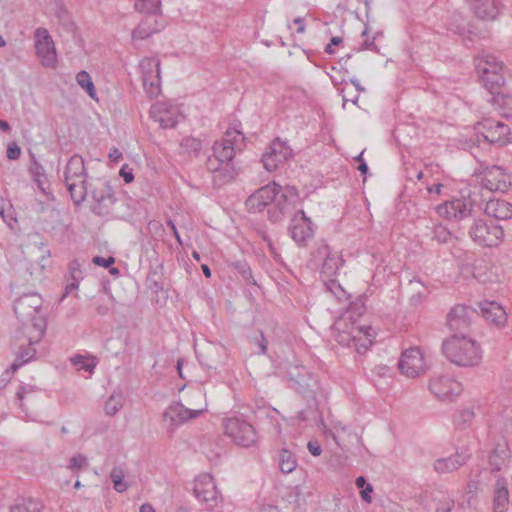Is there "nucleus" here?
<instances>
[{
    "label": "nucleus",
    "instance_id": "nucleus-40",
    "mask_svg": "<svg viewBox=\"0 0 512 512\" xmlns=\"http://www.w3.org/2000/svg\"><path fill=\"white\" fill-rule=\"evenodd\" d=\"M287 499L289 503L293 504L294 508L298 510L297 512H304L306 500L302 490L298 486L291 488V490L288 493Z\"/></svg>",
    "mask_w": 512,
    "mask_h": 512
},
{
    "label": "nucleus",
    "instance_id": "nucleus-1",
    "mask_svg": "<svg viewBox=\"0 0 512 512\" xmlns=\"http://www.w3.org/2000/svg\"><path fill=\"white\" fill-rule=\"evenodd\" d=\"M245 146L243 133L236 128H228L221 141L213 145V156L209 157L206 163L207 169L212 173L215 186L232 181L237 170L233 159L237 151H242Z\"/></svg>",
    "mask_w": 512,
    "mask_h": 512
},
{
    "label": "nucleus",
    "instance_id": "nucleus-39",
    "mask_svg": "<svg viewBox=\"0 0 512 512\" xmlns=\"http://www.w3.org/2000/svg\"><path fill=\"white\" fill-rule=\"evenodd\" d=\"M297 462L295 456L288 450L283 449L279 454V468L282 473L288 474L295 470Z\"/></svg>",
    "mask_w": 512,
    "mask_h": 512
},
{
    "label": "nucleus",
    "instance_id": "nucleus-49",
    "mask_svg": "<svg viewBox=\"0 0 512 512\" xmlns=\"http://www.w3.org/2000/svg\"><path fill=\"white\" fill-rule=\"evenodd\" d=\"M86 467H88V461L84 455L78 454L71 458L69 469H71L73 472H78L79 470Z\"/></svg>",
    "mask_w": 512,
    "mask_h": 512
},
{
    "label": "nucleus",
    "instance_id": "nucleus-16",
    "mask_svg": "<svg viewBox=\"0 0 512 512\" xmlns=\"http://www.w3.org/2000/svg\"><path fill=\"white\" fill-rule=\"evenodd\" d=\"M142 73V83L149 97L160 93V61L156 58H144L139 64Z\"/></svg>",
    "mask_w": 512,
    "mask_h": 512
},
{
    "label": "nucleus",
    "instance_id": "nucleus-12",
    "mask_svg": "<svg viewBox=\"0 0 512 512\" xmlns=\"http://www.w3.org/2000/svg\"><path fill=\"white\" fill-rule=\"evenodd\" d=\"M225 434L237 445L249 447L256 443L257 435L254 427L247 421L234 417L224 421Z\"/></svg>",
    "mask_w": 512,
    "mask_h": 512
},
{
    "label": "nucleus",
    "instance_id": "nucleus-29",
    "mask_svg": "<svg viewBox=\"0 0 512 512\" xmlns=\"http://www.w3.org/2000/svg\"><path fill=\"white\" fill-rule=\"evenodd\" d=\"M511 457V451L506 442L498 443L488 456L491 473L501 471L507 466Z\"/></svg>",
    "mask_w": 512,
    "mask_h": 512
},
{
    "label": "nucleus",
    "instance_id": "nucleus-38",
    "mask_svg": "<svg viewBox=\"0 0 512 512\" xmlns=\"http://www.w3.org/2000/svg\"><path fill=\"white\" fill-rule=\"evenodd\" d=\"M231 266L241 275L242 279L248 285H257L256 280L253 277V273L250 265L245 260L234 261Z\"/></svg>",
    "mask_w": 512,
    "mask_h": 512
},
{
    "label": "nucleus",
    "instance_id": "nucleus-64",
    "mask_svg": "<svg viewBox=\"0 0 512 512\" xmlns=\"http://www.w3.org/2000/svg\"><path fill=\"white\" fill-rule=\"evenodd\" d=\"M453 505H454L453 501H448L445 504H443L441 507L437 508L436 512H451Z\"/></svg>",
    "mask_w": 512,
    "mask_h": 512
},
{
    "label": "nucleus",
    "instance_id": "nucleus-60",
    "mask_svg": "<svg viewBox=\"0 0 512 512\" xmlns=\"http://www.w3.org/2000/svg\"><path fill=\"white\" fill-rule=\"evenodd\" d=\"M307 448L313 456H319L322 452L321 446L317 441H309Z\"/></svg>",
    "mask_w": 512,
    "mask_h": 512
},
{
    "label": "nucleus",
    "instance_id": "nucleus-23",
    "mask_svg": "<svg viewBox=\"0 0 512 512\" xmlns=\"http://www.w3.org/2000/svg\"><path fill=\"white\" fill-rule=\"evenodd\" d=\"M400 371L408 377H416L425 371L423 355L418 347L405 350L398 363Z\"/></svg>",
    "mask_w": 512,
    "mask_h": 512
},
{
    "label": "nucleus",
    "instance_id": "nucleus-15",
    "mask_svg": "<svg viewBox=\"0 0 512 512\" xmlns=\"http://www.w3.org/2000/svg\"><path fill=\"white\" fill-rule=\"evenodd\" d=\"M36 55L41 64L46 68H54L57 62V54L54 42L45 28H37L35 31Z\"/></svg>",
    "mask_w": 512,
    "mask_h": 512
},
{
    "label": "nucleus",
    "instance_id": "nucleus-31",
    "mask_svg": "<svg viewBox=\"0 0 512 512\" xmlns=\"http://www.w3.org/2000/svg\"><path fill=\"white\" fill-rule=\"evenodd\" d=\"M481 316L487 321L502 326L506 323L507 314L503 307L495 301H484L480 303Z\"/></svg>",
    "mask_w": 512,
    "mask_h": 512
},
{
    "label": "nucleus",
    "instance_id": "nucleus-45",
    "mask_svg": "<svg viewBox=\"0 0 512 512\" xmlns=\"http://www.w3.org/2000/svg\"><path fill=\"white\" fill-rule=\"evenodd\" d=\"M352 325H358L351 315H342L335 323V332H349Z\"/></svg>",
    "mask_w": 512,
    "mask_h": 512
},
{
    "label": "nucleus",
    "instance_id": "nucleus-36",
    "mask_svg": "<svg viewBox=\"0 0 512 512\" xmlns=\"http://www.w3.org/2000/svg\"><path fill=\"white\" fill-rule=\"evenodd\" d=\"M124 404V396L121 392L114 391L106 400L104 410L106 415L114 416Z\"/></svg>",
    "mask_w": 512,
    "mask_h": 512
},
{
    "label": "nucleus",
    "instance_id": "nucleus-8",
    "mask_svg": "<svg viewBox=\"0 0 512 512\" xmlns=\"http://www.w3.org/2000/svg\"><path fill=\"white\" fill-rule=\"evenodd\" d=\"M484 87L492 94L504 84V67L494 56L487 55L476 66Z\"/></svg>",
    "mask_w": 512,
    "mask_h": 512
},
{
    "label": "nucleus",
    "instance_id": "nucleus-61",
    "mask_svg": "<svg viewBox=\"0 0 512 512\" xmlns=\"http://www.w3.org/2000/svg\"><path fill=\"white\" fill-rule=\"evenodd\" d=\"M363 153L362 151L357 157H355V160L359 162L358 170L361 172V174L366 175L368 172V165L363 159Z\"/></svg>",
    "mask_w": 512,
    "mask_h": 512
},
{
    "label": "nucleus",
    "instance_id": "nucleus-25",
    "mask_svg": "<svg viewBox=\"0 0 512 512\" xmlns=\"http://www.w3.org/2000/svg\"><path fill=\"white\" fill-rule=\"evenodd\" d=\"M277 184H268L259 188L256 192L250 195L245 204L250 213L262 212L267 206L272 205L275 200Z\"/></svg>",
    "mask_w": 512,
    "mask_h": 512
},
{
    "label": "nucleus",
    "instance_id": "nucleus-4",
    "mask_svg": "<svg viewBox=\"0 0 512 512\" xmlns=\"http://www.w3.org/2000/svg\"><path fill=\"white\" fill-rule=\"evenodd\" d=\"M290 379L294 382L295 390L307 399V408L297 414L299 421L316 420L318 417V403L316 401V391L319 388L317 378H315L304 366H295L288 372Z\"/></svg>",
    "mask_w": 512,
    "mask_h": 512
},
{
    "label": "nucleus",
    "instance_id": "nucleus-33",
    "mask_svg": "<svg viewBox=\"0 0 512 512\" xmlns=\"http://www.w3.org/2000/svg\"><path fill=\"white\" fill-rule=\"evenodd\" d=\"M44 504L39 499L22 498L10 508V512H42Z\"/></svg>",
    "mask_w": 512,
    "mask_h": 512
},
{
    "label": "nucleus",
    "instance_id": "nucleus-7",
    "mask_svg": "<svg viewBox=\"0 0 512 512\" xmlns=\"http://www.w3.org/2000/svg\"><path fill=\"white\" fill-rule=\"evenodd\" d=\"M477 136H481L489 144L505 146L512 142V132L503 122L487 118L475 125Z\"/></svg>",
    "mask_w": 512,
    "mask_h": 512
},
{
    "label": "nucleus",
    "instance_id": "nucleus-19",
    "mask_svg": "<svg viewBox=\"0 0 512 512\" xmlns=\"http://www.w3.org/2000/svg\"><path fill=\"white\" fill-rule=\"evenodd\" d=\"M150 115L161 127L167 129L175 127L178 123L180 111L175 103L165 100L154 103L150 108Z\"/></svg>",
    "mask_w": 512,
    "mask_h": 512
},
{
    "label": "nucleus",
    "instance_id": "nucleus-27",
    "mask_svg": "<svg viewBox=\"0 0 512 512\" xmlns=\"http://www.w3.org/2000/svg\"><path fill=\"white\" fill-rule=\"evenodd\" d=\"M194 493L199 501H202L208 508H213L218 503L219 493L211 476L206 475L203 480L196 482Z\"/></svg>",
    "mask_w": 512,
    "mask_h": 512
},
{
    "label": "nucleus",
    "instance_id": "nucleus-55",
    "mask_svg": "<svg viewBox=\"0 0 512 512\" xmlns=\"http://www.w3.org/2000/svg\"><path fill=\"white\" fill-rule=\"evenodd\" d=\"M30 173L33 178L45 177V169L44 167L36 160L35 156L32 155V164L30 167Z\"/></svg>",
    "mask_w": 512,
    "mask_h": 512
},
{
    "label": "nucleus",
    "instance_id": "nucleus-6",
    "mask_svg": "<svg viewBox=\"0 0 512 512\" xmlns=\"http://www.w3.org/2000/svg\"><path fill=\"white\" fill-rule=\"evenodd\" d=\"M311 256L314 266L320 269V275L323 280L336 277L339 269L344 264L341 253L334 251L324 240L316 243Z\"/></svg>",
    "mask_w": 512,
    "mask_h": 512
},
{
    "label": "nucleus",
    "instance_id": "nucleus-20",
    "mask_svg": "<svg viewBox=\"0 0 512 512\" xmlns=\"http://www.w3.org/2000/svg\"><path fill=\"white\" fill-rule=\"evenodd\" d=\"M203 413V409H188L180 402L171 403L163 413V421L173 431L176 427L190 419L197 418Z\"/></svg>",
    "mask_w": 512,
    "mask_h": 512
},
{
    "label": "nucleus",
    "instance_id": "nucleus-2",
    "mask_svg": "<svg viewBox=\"0 0 512 512\" xmlns=\"http://www.w3.org/2000/svg\"><path fill=\"white\" fill-rule=\"evenodd\" d=\"M43 300L37 293L20 296L14 302V312L21 322L19 338L27 339L30 343H38L46 330V319L42 313Z\"/></svg>",
    "mask_w": 512,
    "mask_h": 512
},
{
    "label": "nucleus",
    "instance_id": "nucleus-47",
    "mask_svg": "<svg viewBox=\"0 0 512 512\" xmlns=\"http://www.w3.org/2000/svg\"><path fill=\"white\" fill-rule=\"evenodd\" d=\"M71 362L74 366L78 367L79 369H83L89 372H92V370L96 366V364L93 361L88 362V359L82 355L73 356L71 358Z\"/></svg>",
    "mask_w": 512,
    "mask_h": 512
},
{
    "label": "nucleus",
    "instance_id": "nucleus-56",
    "mask_svg": "<svg viewBox=\"0 0 512 512\" xmlns=\"http://www.w3.org/2000/svg\"><path fill=\"white\" fill-rule=\"evenodd\" d=\"M6 153L9 160H18L21 155V148L13 142L8 145Z\"/></svg>",
    "mask_w": 512,
    "mask_h": 512
},
{
    "label": "nucleus",
    "instance_id": "nucleus-5",
    "mask_svg": "<svg viewBox=\"0 0 512 512\" xmlns=\"http://www.w3.org/2000/svg\"><path fill=\"white\" fill-rule=\"evenodd\" d=\"M87 170L84 159L73 155L64 170V182L69 191L70 197L76 206H79L87 196Z\"/></svg>",
    "mask_w": 512,
    "mask_h": 512
},
{
    "label": "nucleus",
    "instance_id": "nucleus-24",
    "mask_svg": "<svg viewBox=\"0 0 512 512\" xmlns=\"http://www.w3.org/2000/svg\"><path fill=\"white\" fill-rule=\"evenodd\" d=\"M473 210L470 199H454L437 206V213L447 219L462 220L469 217Z\"/></svg>",
    "mask_w": 512,
    "mask_h": 512
},
{
    "label": "nucleus",
    "instance_id": "nucleus-37",
    "mask_svg": "<svg viewBox=\"0 0 512 512\" xmlns=\"http://www.w3.org/2000/svg\"><path fill=\"white\" fill-rule=\"evenodd\" d=\"M69 275L71 282L66 285V293L78 288L79 282L83 279L81 265L77 260H73L69 264Z\"/></svg>",
    "mask_w": 512,
    "mask_h": 512
},
{
    "label": "nucleus",
    "instance_id": "nucleus-21",
    "mask_svg": "<svg viewBox=\"0 0 512 512\" xmlns=\"http://www.w3.org/2000/svg\"><path fill=\"white\" fill-rule=\"evenodd\" d=\"M91 195L94 201L91 207L92 212L98 216L108 215L116 201L112 187L107 182L100 183L92 190Z\"/></svg>",
    "mask_w": 512,
    "mask_h": 512
},
{
    "label": "nucleus",
    "instance_id": "nucleus-18",
    "mask_svg": "<svg viewBox=\"0 0 512 512\" xmlns=\"http://www.w3.org/2000/svg\"><path fill=\"white\" fill-rule=\"evenodd\" d=\"M315 226L303 210H298L292 217L289 225L291 238L299 245L306 246L307 242L313 238Z\"/></svg>",
    "mask_w": 512,
    "mask_h": 512
},
{
    "label": "nucleus",
    "instance_id": "nucleus-62",
    "mask_svg": "<svg viewBox=\"0 0 512 512\" xmlns=\"http://www.w3.org/2000/svg\"><path fill=\"white\" fill-rule=\"evenodd\" d=\"M372 491H373V487L370 484H368V485H366V487L362 488V490H361L362 499L367 502H370L371 501L370 493H372Z\"/></svg>",
    "mask_w": 512,
    "mask_h": 512
},
{
    "label": "nucleus",
    "instance_id": "nucleus-52",
    "mask_svg": "<svg viewBox=\"0 0 512 512\" xmlns=\"http://www.w3.org/2000/svg\"><path fill=\"white\" fill-rule=\"evenodd\" d=\"M153 32H155L154 29H151L149 27H146L144 23H141L138 25L132 32V37L136 39H146L148 38Z\"/></svg>",
    "mask_w": 512,
    "mask_h": 512
},
{
    "label": "nucleus",
    "instance_id": "nucleus-46",
    "mask_svg": "<svg viewBox=\"0 0 512 512\" xmlns=\"http://www.w3.org/2000/svg\"><path fill=\"white\" fill-rule=\"evenodd\" d=\"M450 236V232L442 225H435L431 233V239L439 244L446 243Z\"/></svg>",
    "mask_w": 512,
    "mask_h": 512
},
{
    "label": "nucleus",
    "instance_id": "nucleus-28",
    "mask_svg": "<svg viewBox=\"0 0 512 512\" xmlns=\"http://www.w3.org/2000/svg\"><path fill=\"white\" fill-rule=\"evenodd\" d=\"M470 457V453L466 449H462L454 455L437 459L433 467L437 473H450L463 466Z\"/></svg>",
    "mask_w": 512,
    "mask_h": 512
},
{
    "label": "nucleus",
    "instance_id": "nucleus-44",
    "mask_svg": "<svg viewBox=\"0 0 512 512\" xmlns=\"http://www.w3.org/2000/svg\"><path fill=\"white\" fill-rule=\"evenodd\" d=\"M110 478H111V481L114 485V489L117 491V492H124L127 490L128 486L127 484L123 481L124 480V473L122 471L121 468L119 467H114L110 473Z\"/></svg>",
    "mask_w": 512,
    "mask_h": 512
},
{
    "label": "nucleus",
    "instance_id": "nucleus-41",
    "mask_svg": "<svg viewBox=\"0 0 512 512\" xmlns=\"http://www.w3.org/2000/svg\"><path fill=\"white\" fill-rule=\"evenodd\" d=\"M326 289L331 292L339 301L348 299L346 291L342 288L335 277H330L323 280Z\"/></svg>",
    "mask_w": 512,
    "mask_h": 512
},
{
    "label": "nucleus",
    "instance_id": "nucleus-10",
    "mask_svg": "<svg viewBox=\"0 0 512 512\" xmlns=\"http://www.w3.org/2000/svg\"><path fill=\"white\" fill-rule=\"evenodd\" d=\"M297 201L298 193L295 187L282 189L277 185L275 200L272 201V206L268 209L269 220L274 223L280 221L295 209Z\"/></svg>",
    "mask_w": 512,
    "mask_h": 512
},
{
    "label": "nucleus",
    "instance_id": "nucleus-51",
    "mask_svg": "<svg viewBox=\"0 0 512 512\" xmlns=\"http://www.w3.org/2000/svg\"><path fill=\"white\" fill-rule=\"evenodd\" d=\"M56 16L69 31H72L74 29V23L72 22L70 15L66 9L60 7L57 10Z\"/></svg>",
    "mask_w": 512,
    "mask_h": 512
},
{
    "label": "nucleus",
    "instance_id": "nucleus-58",
    "mask_svg": "<svg viewBox=\"0 0 512 512\" xmlns=\"http://www.w3.org/2000/svg\"><path fill=\"white\" fill-rule=\"evenodd\" d=\"M92 261L94 264H96L98 266H101L104 268H109L115 263V258L112 256H109L107 258H104L101 256H95Z\"/></svg>",
    "mask_w": 512,
    "mask_h": 512
},
{
    "label": "nucleus",
    "instance_id": "nucleus-42",
    "mask_svg": "<svg viewBox=\"0 0 512 512\" xmlns=\"http://www.w3.org/2000/svg\"><path fill=\"white\" fill-rule=\"evenodd\" d=\"M76 81H77L78 85L80 87H82L91 98H93V99L95 98V95H96L95 86H94L92 79L88 72H86L84 70L80 71L76 75Z\"/></svg>",
    "mask_w": 512,
    "mask_h": 512
},
{
    "label": "nucleus",
    "instance_id": "nucleus-3",
    "mask_svg": "<svg viewBox=\"0 0 512 512\" xmlns=\"http://www.w3.org/2000/svg\"><path fill=\"white\" fill-rule=\"evenodd\" d=\"M442 352L453 364L461 367H472L480 363L482 351L478 343L465 334H453L442 344Z\"/></svg>",
    "mask_w": 512,
    "mask_h": 512
},
{
    "label": "nucleus",
    "instance_id": "nucleus-54",
    "mask_svg": "<svg viewBox=\"0 0 512 512\" xmlns=\"http://www.w3.org/2000/svg\"><path fill=\"white\" fill-rule=\"evenodd\" d=\"M476 504H477V495L473 494L472 492H465L463 495L461 506L463 508L473 510V509H475Z\"/></svg>",
    "mask_w": 512,
    "mask_h": 512
},
{
    "label": "nucleus",
    "instance_id": "nucleus-9",
    "mask_svg": "<svg viewBox=\"0 0 512 512\" xmlns=\"http://www.w3.org/2000/svg\"><path fill=\"white\" fill-rule=\"evenodd\" d=\"M468 234L477 244L487 247L497 246L504 235L503 228L484 219H474Z\"/></svg>",
    "mask_w": 512,
    "mask_h": 512
},
{
    "label": "nucleus",
    "instance_id": "nucleus-17",
    "mask_svg": "<svg viewBox=\"0 0 512 512\" xmlns=\"http://www.w3.org/2000/svg\"><path fill=\"white\" fill-rule=\"evenodd\" d=\"M291 157L292 149L286 144V142L277 138L270 143L265 153L262 155L261 161L264 168L267 171L272 172L277 170Z\"/></svg>",
    "mask_w": 512,
    "mask_h": 512
},
{
    "label": "nucleus",
    "instance_id": "nucleus-59",
    "mask_svg": "<svg viewBox=\"0 0 512 512\" xmlns=\"http://www.w3.org/2000/svg\"><path fill=\"white\" fill-rule=\"evenodd\" d=\"M120 176L123 178L125 183H131L134 180L132 169L128 168L127 165H124L120 169Z\"/></svg>",
    "mask_w": 512,
    "mask_h": 512
},
{
    "label": "nucleus",
    "instance_id": "nucleus-35",
    "mask_svg": "<svg viewBox=\"0 0 512 512\" xmlns=\"http://www.w3.org/2000/svg\"><path fill=\"white\" fill-rule=\"evenodd\" d=\"M26 341L28 345L17 354L10 366L12 372H16L20 367L32 360L36 354V350L32 347L34 343H30L27 339Z\"/></svg>",
    "mask_w": 512,
    "mask_h": 512
},
{
    "label": "nucleus",
    "instance_id": "nucleus-32",
    "mask_svg": "<svg viewBox=\"0 0 512 512\" xmlns=\"http://www.w3.org/2000/svg\"><path fill=\"white\" fill-rule=\"evenodd\" d=\"M485 213L497 220L512 218V204L502 199H491L486 203Z\"/></svg>",
    "mask_w": 512,
    "mask_h": 512
},
{
    "label": "nucleus",
    "instance_id": "nucleus-57",
    "mask_svg": "<svg viewBox=\"0 0 512 512\" xmlns=\"http://www.w3.org/2000/svg\"><path fill=\"white\" fill-rule=\"evenodd\" d=\"M35 391H36V387L35 386L25 385V386H21L20 387V389L16 393V397L20 401V407H23L22 401H23L25 395L32 394Z\"/></svg>",
    "mask_w": 512,
    "mask_h": 512
},
{
    "label": "nucleus",
    "instance_id": "nucleus-34",
    "mask_svg": "<svg viewBox=\"0 0 512 512\" xmlns=\"http://www.w3.org/2000/svg\"><path fill=\"white\" fill-rule=\"evenodd\" d=\"M409 287L414 292L410 297V304L416 307L427 297L429 290L424 286L422 281L417 278L410 280Z\"/></svg>",
    "mask_w": 512,
    "mask_h": 512
},
{
    "label": "nucleus",
    "instance_id": "nucleus-26",
    "mask_svg": "<svg viewBox=\"0 0 512 512\" xmlns=\"http://www.w3.org/2000/svg\"><path fill=\"white\" fill-rule=\"evenodd\" d=\"M474 15L484 21L495 20L501 13L503 4L501 0H465Z\"/></svg>",
    "mask_w": 512,
    "mask_h": 512
},
{
    "label": "nucleus",
    "instance_id": "nucleus-63",
    "mask_svg": "<svg viewBox=\"0 0 512 512\" xmlns=\"http://www.w3.org/2000/svg\"><path fill=\"white\" fill-rule=\"evenodd\" d=\"M479 482L476 480H470L467 483L466 492H472L473 494H476V491L478 490Z\"/></svg>",
    "mask_w": 512,
    "mask_h": 512
},
{
    "label": "nucleus",
    "instance_id": "nucleus-30",
    "mask_svg": "<svg viewBox=\"0 0 512 512\" xmlns=\"http://www.w3.org/2000/svg\"><path fill=\"white\" fill-rule=\"evenodd\" d=\"M509 505V489L506 478L499 476L493 486V511L505 512Z\"/></svg>",
    "mask_w": 512,
    "mask_h": 512
},
{
    "label": "nucleus",
    "instance_id": "nucleus-22",
    "mask_svg": "<svg viewBox=\"0 0 512 512\" xmlns=\"http://www.w3.org/2000/svg\"><path fill=\"white\" fill-rule=\"evenodd\" d=\"M429 390L440 400H451L454 396L460 394L462 388L461 384L456 380L448 376L439 375L430 380Z\"/></svg>",
    "mask_w": 512,
    "mask_h": 512
},
{
    "label": "nucleus",
    "instance_id": "nucleus-43",
    "mask_svg": "<svg viewBox=\"0 0 512 512\" xmlns=\"http://www.w3.org/2000/svg\"><path fill=\"white\" fill-rule=\"evenodd\" d=\"M160 0H137L135 8L140 12L156 14L160 10Z\"/></svg>",
    "mask_w": 512,
    "mask_h": 512
},
{
    "label": "nucleus",
    "instance_id": "nucleus-13",
    "mask_svg": "<svg viewBox=\"0 0 512 512\" xmlns=\"http://www.w3.org/2000/svg\"><path fill=\"white\" fill-rule=\"evenodd\" d=\"M479 317L478 312L466 305L457 304L447 315V324L454 334L463 335L467 331L476 318Z\"/></svg>",
    "mask_w": 512,
    "mask_h": 512
},
{
    "label": "nucleus",
    "instance_id": "nucleus-53",
    "mask_svg": "<svg viewBox=\"0 0 512 512\" xmlns=\"http://www.w3.org/2000/svg\"><path fill=\"white\" fill-rule=\"evenodd\" d=\"M364 311H365V306H364L362 298L360 297L359 299H357V301L350 302L348 311L345 314L351 315L352 317H353V314L360 316L364 313Z\"/></svg>",
    "mask_w": 512,
    "mask_h": 512
},
{
    "label": "nucleus",
    "instance_id": "nucleus-11",
    "mask_svg": "<svg viewBox=\"0 0 512 512\" xmlns=\"http://www.w3.org/2000/svg\"><path fill=\"white\" fill-rule=\"evenodd\" d=\"M372 328L352 325L349 332H336L334 337L341 346L354 347L358 353H364L372 345Z\"/></svg>",
    "mask_w": 512,
    "mask_h": 512
},
{
    "label": "nucleus",
    "instance_id": "nucleus-50",
    "mask_svg": "<svg viewBox=\"0 0 512 512\" xmlns=\"http://www.w3.org/2000/svg\"><path fill=\"white\" fill-rule=\"evenodd\" d=\"M474 411L472 409L466 408L459 412V416L457 419V424L461 425L462 428H465L466 426L470 425L472 420L474 419Z\"/></svg>",
    "mask_w": 512,
    "mask_h": 512
},
{
    "label": "nucleus",
    "instance_id": "nucleus-48",
    "mask_svg": "<svg viewBox=\"0 0 512 512\" xmlns=\"http://www.w3.org/2000/svg\"><path fill=\"white\" fill-rule=\"evenodd\" d=\"M181 145L187 151L197 154L202 149V142L193 137H186L182 140Z\"/></svg>",
    "mask_w": 512,
    "mask_h": 512
},
{
    "label": "nucleus",
    "instance_id": "nucleus-14",
    "mask_svg": "<svg viewBox=\"0 0 512 512\" xmlns=\"http://www.w3.org/2000/svg\"><path fill=\"white\" fill-rule=\"evenodd\" d=\"M482 174V184L489 191L504 193L512 186V175L501 166H485Z\"/></svg>",
    "mask_w": 512,
    "mask_h": 512
}]
</instances>
